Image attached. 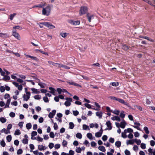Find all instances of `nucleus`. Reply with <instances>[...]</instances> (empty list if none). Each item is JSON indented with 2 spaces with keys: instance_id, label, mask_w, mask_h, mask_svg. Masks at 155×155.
Instances as JSON below:
<instances>
[{
  "instance_id": "3",
  "label": "nucleus",
  "mask_w": 155,
  "mask_h": 155,
  "mask_svg": "<svg viewBox=\"0 0 155 155\" xmlns=\"http://www.w3.org/2000/svg\"><path fill=\"white\" fill-rule=\"evenodd\" d=\"M87 8L86 6H82L80 8L79 14L80 15L85 14L87 11Z\"/></svg>"
},
{
  "instance_id": "27",
  "label": "nucleus",
  "mask_w": 155,
  "mask_h": 155,
  "mask_svg": "<svg viewBox=\"0 0 155 155\" xmlns=\"http://www.w3.org/2000/svg\"><path fill=\"white\" fill-rule=\"evenodd\" d=\"M121 143L119 141H117L115 143V145L117 147H120L121 146Z\"/></svg>"
},
{
  "instance_id": "42",
  "label": "nucleus",
  "mask_w": 155,
  "mask_h": 155,
  "mask_svg": "<svg viewBox=\"0 0 155 155\" xmlns=\"http://www.w3.org/2000/svg\"><path fill=\"white\" fill-rule=\"evenodd\" d=\"M73 114L75 116H77L79 114V112L77 110H73L72 111Z\"/></svg>"
},
{
  "instance_id": "1",
  "label": "nucleus",
  "mask_w": 155,
  "mask_h": 155,
  "mask_svg": "<svg viewBox=\"0 0 155 155\" xmlns=\"http://www.w3.org/2000/svg\"><path fill=\"white\" fill-rule=\"evenodd\" d=\"M42 14L44 15L48 16L50 14L51 10V5H48L45 7H42Z\"/></svg>"
},
{
  "instance_id": "51",
  "label": "nucleus",
  "mask_w": 155,
  "mask_h": 155,
  "mask_svg": "<svg viewBox=\"0 0 155 155\" xmlns=\"http://www.w3.org/2000/svg\"><path fill=\"white\" fill-rule=\"evenodd\" d=\"M144 130L145 131V133L147 134H148L149 133V131L148 130V128L147 127H145L144 128Z\"/></svg>"
},
{
  "instance_id": "60",
  "label": "nucleus",
  "mask_w": 155,
  "mask_h": 155,
  "mask_svg": "<svg viewBox=\"0 0 155 155\" xmlns=\"http://www.w3.org/2000/svg\"><path fill=\"white\" fill-rule=\"evenodd\" d=\"M54 128L55 130L58 129V126L56 123H54Z\"/></svg>"
},
{
  "instance_id": "57",
  "label": "nucleus",
  "mask_w": 155,
  "mask_h": 155,
  "mask_svg": "<svg viewBox=\"0 0 155 155\" xmlns=\"http://www.w3.org/2000/svg\"><path fill=\"white\" fill-rule=\"evenodd\" d=\"M133 149L135 151H137L138 150L139 148L136 145H135L134 146Z\"/></svg>"
},
{
  "instance_id": "32",
  "label": "nucleus",
  "mask_w": 155,
  "mask_h": 155,
  "mask_svg": "<svg viewBox=\"0 0 155 155\" xmlns=\"http://www.w3.org/2000/svg\"><path fill=\"white\" fill-rule=\"evenodd\" d=\"M83 128L84 130H90V128L86 124H83Z\"/></svg>"
},
{
  "instance_id": "25",
  "label": "nucleus",
  "mask_w": 155,
  "mask_h": 155,
  "mask_svg": "<svg viewBox=\"0 0 155 155\" xmlns=\"http://www.w3.org/2000/svg\"><path fill=\"white\" fill-rule=\"evenodd\" d=\"M68 34V33L66 32H61L60 34L61 36L64 38L66 37Z\"/></svg>"
},
{
  "instance_id": "41",
  "label": "nucleus",
  "mask_w": 155,
  "mask_h": 155,
  "mask_svg": "<svg viewBox=\"0 0 155 155\" xmlns=\"http://www.w3.org/2000/svg\"><path fill=\"white\" fill-rule=\"evenodd\" d=\"M12 137L11 135H8L6 137V139L8 142H10L12 140Z\"/></svg>"
},
{
  "instance_id": "48",
  "label": "nucleus",
  "mask_w": 155,
  "mask_h": 155,
  "mask_svg": "<svg viewBox=\"0 0 155 155\" xmlns=\"http://www.w3.org/2000/svg\"><path fill=\"white\" fill-rule=\"evenodd\" d=\"M48 146L50 149H51L54 147V144L52 143H50Z\"/></svg>"
},
{
  "instance_id": "9",
  "label": "nucleus",
  "mask_w": 155,
  "mask_h": 155,
  "mask_svg": "<svg viewBox=\"0 0 155 155\" xmlns=\"http://www.w3.org/2000/svg\"><path fill=\"white\" fill-rule=\"evenodd\" d=\"M4 71L2 70V69L0 68V73L1 74V75L2 76H4L5 75V74H6L7 75L10 74V73L8 71L5 69H3Z\"/></svg>"
},
{
  "instance_id": "19",
  "label": "nucleus",
  "mask_w": 155,
  "mask_h": 155,
  "mask_svg": "<svg viewBox=\"0 0 155 155\" xmlns=\"http://www.w3.org/2000/svg\"><path fill=\"white\" fill-rule=\"evenodd\" d=\"M38 149L39 150L41 151L44 150L47 148V147L43 146L42 145H39L38 147Z\"/></svg>"
},
{
  "instance_id": "26",
  "label": "nucleus",
  "mask_w": 155,
  "mask_h": 155,
  "mask_svg": "<svg viewBox=\"0 0 155 155\" xmlns=\"http://www.w3.org/2000/svg\"><path fill=\"white\" fill-rule=\"evenodd\" d=\"M98 149L100 150L101 151H102L103 152H104L106 150V149H105L104 147L102 146H100L98 147Z\"/></svg>"
},
{
  "instance_id": "50",
  "label": "nucleus",
  "mask_w": 155,
  "mask_h": 155,
  "mask_svg": "<svg viewBox=\"0 0 155 155\" xmlns=\"http://www.w3.org/2000/svg\"><path fill=\"white\" fill-rule=\"evenodd\" d=\"M107 136L106 135H103L102 138V140L104 141H106L107 139Z\"/></svg>"
},
{
  "instance_id": "23",
  "label": "nucleus",
  "mask_w": 155,
  "mask_h": 155,
  "mask_svg": "<svg viewBox=\"0 0 155 155\" xmlns=\"http://www.w3.org/2000/svg\"><path fill=\"white\" fill-rule=\"evenodd\" d=\"M11 101V99L10 98L8 99L6 101L5 108H8L9 107V105Z\"/></svg>"
},
{
  "instance_id": "38",
  "label": "nucleus",
  "mask_w": 155,
  "mask_h": 155,
  "mask_svg": "<svg viewBox=\"0 0 155 155\" xmlns=\"http://www.w3.org/2000/svg\"><path fill=\"white\" fill-rule=\"evenodd\" d=\"M3 78V80L5 81L9 80L10 79V77L8 75H5Z\"/></svg>"
},
{
  "instance_id": "56",
  "label": "nucleus",
  "mask_w": 155,
  "mask_h": 155,
  "mask_svg": "<svg viewBox=\"0 0 155 155\" xmlns=\"http://www.w3.org/2000/svg\"><path fill=\"white\" fill-rule=\"evenodd\" d=\"M7 35L6 34H4L3 33H0V37L4 38L7 37Z\"/></svg>"
},
{
  "instance_id": "12",
  "label": "nucleus",
  "mask_w": 155,
  "mask_h": 155,
  "mask_svg": "<svg viewBox=\"0 0 155 155\" xmlns=\"http://www.w3.org/2000/svg\"><path fill=\"white\" fill-rule=\"evenodd\" d=\"M117 101H118L120 103L124 104V105H125L127 106L128 107H130V106L127 103V102H125L124 100L122 99H121L119 98H118V99L117 100Z\"/></svg>"
},
{
  "instance_id": "54",
  "label": "nucleus",
  "mask_w": 155,
  "mask_h": 155,
  "mask_svg": "<svg viewBox=\"0 0 155 155\" xmlns=\"http://www.w3.org/2000/svg\"><path fill=\"white\" fill-rule=\"evenodd\" d=\"M61 146V145L59 144H56L54 145V147L55 149H59Z\"/></svg>"
},
{
  "instance_id": "29",
  "label": "nucleus",
  "mask_w": 155,
  "mask_h": 155,
  "mask_svg": "<svg viewBox=\"0 0 155 155\" xmlns=\"http://www.w3.org/2000/svg\"><path fill=\"white\" fill-rule=\"evenodd\" d=\"M16 15V13H14L12 14H11L9 15V19L11 20L13 19L14 17Z\"/></svg>"
},
{
  "instance_id": "58",
  "label": "nucleus",
  "mask_w": 155,
  "mask_h": 155,
  "mask_svg": "<svg viewBox=\"0 0 155 155\" xmlns=\"http://www.w3.org/2000/svg\"><path fill=\"white\" fill-rule=\"evenodd\" d=\"M43 101L46 103L48 102L49 100L47 97H44L43 98Z\"/></svg>"
},
{
  "instance_id": "7",
  "label": "nucleus",
  "mask_w": 155,
  "mask_h": 155,
  "mask_svg": "<svg viewBox=\"0 0 155 155\" xmlns=\"http://www.w3.org/2000/svg\"><path fill=\"white\" fill-rule=\"evenodd\" d=\"M31 96L30 92H27L24 94L23 98L24 101H27L30 98Z\"/></svg>"
},
{
  "instance_id": "4",
  "label": "nucleus",
  "mask_w": 155,
  "mask_h": 155,
  "mask_svg": "<svg viewBox=\"0 0 155 155\" xmlns=\"http://www.w3.org/2000/svg\"><path fill=\"white\" fill-rule=\"evenodd\" d=\"M68 22L71 25H79L80 24V21H74L71 19H68L67 20Z\"/></svg>"
},
{
  "instance_id": "49",
  "label": "nucleus",
  "mask_w": 155,
  "mask_h": 155,
  "mask_svg": "<svg viewBox=\"0 0 155 155\" xmlns=\"http://www.w3.org/2000/svg\"><path fill=\"white\" fill-rule=\"evenodd\" d=\"M34 98L36 100H39L41 98V96L40 95H37L35 96Z\"/></svg>"
},
{
  "instance_id": "52",
  "label": "nucleus",
  "mask_w": 155,
  "mask_h": 155,
  "mask_svg": "<svg viewBox=\"0 0 155 155\" xmlns=\"http://www.w3.org/2000/svg\"><path fill=\"white\" fill-rule=\"evenodd\" d=\"M5 90V87L3 86H1L0 87V91L2 93L4 92Z\"/></svg>"
},
{
  "instance_id": "10",
  "label": "nucleus",
  "mask_w": 155,
  "mask_h": 155,
  "mask_svg": "<svg viewBox=\"0 0 155 155\" xmlns=\"http://www.w3.org/2000/svg\"><path fill=\"white\" fill-rule=\"evenodd\" d=\"M12 35L17 39L20 40H21V37L18 33L16 32L15 31H12Z\"/></svg>"
},
{
  "instance_id": "61",
  "label": "nucleus",
  "mask_w": 155,
  "mask_h": 155,
  "mask_svg": "<svg viewBox=\"0 0 155 155\" xmlns=\"http://www.w3.org/2000/svg\"><path fill=\"white\" fill-rule=\"evenodd\" d=\"M57 91L58 92L59 94H61L63 90L62 89H61L60 88H58L57 89Z\"/></svg>"
},
{
  "instance_id": "34",
  "label": "nucleus",
  "mask_w": 155,
  "mask_h": 155,
  "mask_svg": "<svg viewBox=\"0 0 155 155\" xmlns=\"http://www.w3.org/2000/svg\"><path fill=\"white\" fill-rule=\"evenodd\" d=\"M6 119L3 117L0 118V121L2 123H4L6 121Z\"/></svg>"
},
{
  "instance_id": "35",
  "label": "nucleus",
  "mask_w": 155,
  "mask_h": 155,
  "mask_svg": "<svg viewBox=\"0 0 155 155\" xmlns=\"http://www.w3.org/2000/svg\"><path fill=\"white\" fill-rule=\"evenodd\" d=\"M21 134V132L19 130L17 129L14 133V135H19Z\"/></svg>"
},
{
  "instance_id": "59",
  "label": "nucleus",
  "mask_w": 155,
  "mask_h": 155,
  "mask_svg": "<svg viewBox=\"0 0 155 155\" xmlns=\"http://www.w3.org/2000/svg\"><path fill=\"white\" fill-rule=\"evenodd\" d=\"M140 147L142 149H145L146 148V144L145 143H141Z\"/></svg>"
},
{
  "instance_id": "55",
  "label": "nucleus",
  "mask_w": 155,
  "mask_h": 155,
  "mask_svg": "<svg viewBox=\"0 0 155 155\" xmlns=\"http://www.w3.org/2000/svg\"><path fill=\"white\" fill-rule=\"evenodd\" d=\"M84 106L87 108L88 109H91V105L87 104V103H85L84 104Z\"/></svg>"
},
{
  "instance_id": "22",
  "label": "nucleus",
  "mask_w": 155,
  "mask_h": 155,
  "mask_svg": "<svg viewBox=\"0 0 155 155\" xmlns=\"http://www.w3.org/2000/svg\"><path fill=\"white\" fill-rule=\"evenodd\" d=\"M32 91V93L34 94H38L40 93V91H38L37 89L34 88H31V89Z\"/></svg>"
},
{
  "instance_id": "40",
  "label": "nucleus",
  "mask_w": 155,
  "mask_h": 155,
  "mask_svg": "<svg viewBox=\"0 0 155 155\" xmlns=\"http://www.w3.org/2000/svg\"><path fill=\"white\" fill-rule=\"evenodd\" d=\"M76 137L77 138L81 139L82 137V135L81 133H78L76 134Z\"/></svg>"
},
{
  "instance_id": "16",
  "label": "nucleus",
  "mask_w": 155,
  "mask_h": 155,
  "mask_svg": "<svg viewBox=\"0 0 155 155\" xmlns=\"http://www.w3.org/2000/svg\"><path fill=\"white\" fill-rule=\"evenodd\" d=\"M135 142V139L128 140L126 141V144L127 145L133 144Z\"/></svg>"
},
{
  "instance_id": "47",
  "label": "nucleus",
  "mask_w": 155,
  "mask_h": 155,
  "mask_svg": "<svg viewBox=\"0 0 155 155\" xmlns=\"http://www.w3.org/2000/svg\"><path fill=\"white\" fill-rule=\"evenodd\" d=\"M70 129H72L74 127V124L72 122H70L69 123Z\"/></svg>"
},
{
  "instance_id": "64",
  "label": "nucleus",
  "mask_w": 155,
  "mask_h": 155,
  "mask_svg": "<svg viewBox=\"0 0 155 155\" xmlns=\"http://www.w3.org/2000/svg\"><path fill=\"white\" fill-rule=\"evenodd\" d=\"M125 154L126 155H130V151L127 150H126L124 151Z\"/></svg>"
},
{
  "instance_id": "43",
  "label": "nucleus",
  "mask_w": 155,
  "mask_h": 155,
  "mask_svg": "<svg viewBox=\"0 0 155 155\" xmlns=\"http://www.w3.org/2000/svg\"><path fill=\"white\" fill-rule=\"evenodd\" d=\"M0 144L2 147H4L5 146L6 144L4 140L3 139H2L0 142Z\"/></svg>"
},
{
  "instance_id": "44",
  "label": "nucleus",
  "mask_w": 155,
  "mask_h": 155,
  "mask_svg": "<svg viewBox=\"0 0 155 155\" xmlns=\"http://www.w3.org/2000/svg\"><path fill=\"white\" fill-rule=\"evenodd\" d=\"M135 142H136L138 145H140L141 143V140H137V139H135Z\"/></svg>"
},
{
  "instance_id": "8",
  "label": "nucleus",
  "mask_w": 155,
  "mask_h": 155,
  "mask_svg": "<svg viewBox=\"0 0 155 155\" xmlns=\"http://www.w3.org/2000/svg\"><path fill=\"white\" fill-rule=\"evenodd\" d=\"M103 130L102 129V126H101V129L100 131L99 132H96L95 133V136L96 137H101L103 134Z\"/></svg>"
},
{
  "instance_id": "46",
  "label": "nucleus",
  "mask_w": 155,
  "mask_h": 155,
  "mask_svg": "<svg viewBox=\"0 0 155 155\" xmlns=\"http://www.w3.org/2000/svg\"><path fill=\"white\" fill-rule=\"evenodd\" d=\"M111 112L115 114L118 115L120 113V111L118 110H112Z\"/></svg>"
},
{
  "instance_id": "53",
  "label": "nucleus",
  "mask_w": 155,
  "mask_h": 155,
  "mask_svg": "<svg viewBox=\"0 0 155 155\" xmlns=\"http://www.w3.org/2000/svg\"><path fill=\"white\" fill-rule=\"evenodd\" d=\"M22 152V150L21 149H20L17 150V153L18 155H20L21 154Z\"/></svg>"
},
{
  "instance_id": "30",
  "label": "nucleus",
  "mask_w": 155,
  "mask_h": 155,
  "mask_svg": "<svg viewBox=\"0 0 155 155\" xmlns=\"http://www.w3.org/2000/svg\"><path fill=\"white\" fill-rule=\"evenodd\" d=\"M49 89L51 91L50 92L51 93L53 94L54 95H55V94H54L55 90L52 87H49Z\"/></svg>"
},
{
  "instance_id": "21",
  "label": "nucleus",
  "mask_w": 155,
  "mask_h": 155,
  "mask_svg": "<svg viewBox=\"0 0 155 155\" xmlns=\"http://www.w3.org/2000/svg\"><path fill=\"white\" fill-rule=\"evenodd\" d=\"M94 104L95 105V106L96 107L95 108H93V109H94L95 110H100L101 109V106L97 102H95Z\"/></svg>"
},
{
  "instance_id": "37",
  "label": "nucleus",
  "mask_w": 155,
  "mask_h": 155,
  "mask_svg": "<svg viewBox=\"0 0 155 155\" xmlns=\"http://www.w3.org/2000/svg\"><path fill=\"white\" fill-rule=\"evenodd\" d=\"M44 5L45 4H39L38 5H34L33 8H42Z\"/></svg>"
},
{
  "instance_id": "5",
  "label": "nucleus",
  "mask_w": 155,
  "mask_h": 155,
  "mask_svg": "<svg viewBox=\"0 0 155 155\" xmlns=\"http://www.w3.org/2000/svg\"><path fill=\"white\" fill-rule=\"evenodd\" d=\"M43 25L50 29H53L55 28V26L51 23L48 22H44Z\"/></svg>"
},
{
  "instance_id": "2",
  "label": "nucleus",
  "mask_w": 155,
  "mask_h": 155,
  "mask_svg": "<svg viewBox=\"0 0 155 155\" xmlns=\"http://www.w3.org/2000/svg\"><path fill=\"white\" fill-rule=\"evenodd\" d=\"M133 132V130L131 128H128L124 130V131L121 133V137L124 138H127V136L126 134L127 133H131Z\"/></svg>"
},
{
  "instance_id": "62",
  "label": "nucleus",
  "mask_w": 155,
  "mask_h": 155,
  "mask_svg": "<svg viewBox=\"0 0 155 155\" xmlns=\"http://www.w3.org/2000/svg\"><path fill=\"white\" fill-rule=\"evenodd\" d=\"M36 140L38 141L42 142L43 141V139L39 136L37 137Z\"/></svg>"
},
{
  "instance_id": "39",
  "label": "nucleus",
  "mask_w": 155,
  "mask_h": 155,
  "mask_svg": "<svg viewBox=\"0 0 155 155\" xmlns=\"http://www.w3.org/2000/svg\"><path fill=\"white\" fill-rule=\"evenodd\" d=\"M31 124L30 123H28L26 124V127L28 130L30 129L31 127Z\"/></svg>"
},
{
  "instance_id": "13",
  "label": "nucleus",
  "mask_w": 155,
  "mask_h": 155,
  "mask_svg": "<svg viewBox=\"0 0 155 155\" xmlns=\"http://www.w3.org/2000/svg\"><path fill=\"white\" fill-rule=\"evenodd\" d=\"M56 113V110H52V112H51L49 113L48 116L50 118H52L55 115Z\"/></svg>"
},
{
  "instance_id": "24",
  "label": "nucleus",
  "mask_w": 155,
  "mask_h": 155,
  "mask_svg": "<svg viewBox=\"0 0 155 155\" xmlns=\"http://www.w3.org/2000/svg\"><path fill=\"white\" fill-rule=\"evenodd\" d=\"M103 113L101 111L97 112L96 113V115L97 116L99 117V118L101 117L102 116Z\"/></svg>"
},
{
  "instance_id": "15",
  "label": "nucleus",
  "mask_w": 155,
  "mask_h": 155,
  "mask_svg": "<svg viewBox=\"0 0 155 155\" xmlns=\"http://www.w3.org/2000/svg\"><path fill=\"white\" fill-rule=\"evenodd\" d=\"M87 17L88 18V20L89 22H91V20L94 18V15L92 14H88L87 15Z\"/></svg>"
},
{
  "instance_id": "63",
  "label": "nucleus",
  "mask_w": 155,
  "mask_h": 155,
  "mask_svg": "<svg viewBox=\"0 0 155 155\" xmlns=\"http://www.w3.org/2000/svg\"><path fill=\"white\" fill-rule=\"evenodd\" d=\"M10 97V95L8 94H6L4 95V98L5 99H8V98L9 99Z\"/></svg>"
},
{
  "instance_id": "14",
  "label": "nucleus",
  "mask_w": 155,
  "mask_h": 155,
  "mask_svg": "<svg viewBox=\"0 0 155 155\" xmlns=\"http://www.w3.org/2000/svg\"><path fill=\"white\" fill-rule=\"evenodd\" d=\"M106 125L107 127H108L107 129V130H110L112 128V127L111 126V124L109 121H107L106 123Z\"/></svg>"
},
{
  "instance_id": "6",
  "label": "nucleus",
  "mask_w": 155,
  "mask_h": 155,
  "mask_svg": "<svg viewBox=\"0 0 155 155\" xmlns=\"http://www.w3.org/2000/svg\"><path fill=\"white\" fill-rule=\"evenodd\" d=\"M65 100L66 101L65 102L64 104L67 107L70 106L71 102L72 101V98L69 97H66Z\"/></svg>"
},
{
  "instance_id": "18",
  "label": "nucleus",
  "mask_w": 155,
  "mask_h": 155,
  "mask_svg": "<svg viewBox=\"0 0 155 155\" xmlns=\"http://www.w3.org/2000/svg\"><path fill=\"white\" fill-rule=\"evenodd\" d=\"M15 95H13V97L14 100H16L18 98L17 96L19 94V92L16 90L14 92Z\"/></svg>"
},
{
  "instance_id": "33",
  "label": "nucleus",
  "mask_w": 155,
  "mask_h": 155,
  "mask_svg": "<svg viewBox=\"0 0 155 155\" xmlns=\"http://www.w3.org/2000/svg\"><path fill=\"white\" fill-rule=\"evenodd\" d=\"M82 150V149L80 147H76L75 149V151L76 152L78 153H81Z\"/></svg>"
},
{
  "instance_id": "28",
  "label": "nucleus",
  "mask_w": 155,
  "mask_h": 155,
  "mask_svg": "<svg viewBox=\"0 0 155 155\" xmlns=\"http://www.w3.org/2000/svg\"><path fill=\"white\" fill-rule=\"evenodd\" d=\"M87 136L88 138L91 140H92V135L91 133H88L87 134Z\"/></svg>"
},
{
  "instance_id": "31",
  "label": "nucleus",
  "mask_w": 155,
  "mask_h": 155,
  "mask_svg": "<svg viewBox=\"0 0 155 155\" xmlns=\"http://www.w3.org/2000/svg\"><path fill=\"white\" fill-rule=\"evenodd\" d=\"M38 85L40 86L41 87V88H45L46 86L45 84L41 82L39 83Z\"/></svg>"
},
{
  "instance_id": "36",
  "label": "nucleus",
  "mask_w": 155,
  "mask_h": 155,
  "mask_svg": "<svg viewBox=\"0 0 155 155\" xmlns=\"http://www.w3.org/2000/svg\"><path fill=\"white\" fill-rule=\"evenodd\" d=\"M110 84L113 86L117 87L119 85V83L118 82H115L111 83Z\"/></svg>"
},
{
  "instance_id": "11",
  "label": "nucleus",
  "mask_w": 155,
  "mask_h": 155,
  "mask_svg": "<svg viewBox=\"0 0 155 155\" xmlns=\"http://www.w3.org/2000/svg\"><path fill=\"white\" fill-rule=\"evenodd\" d=\"M134 125L132 126L133 127H134V128L137 129L138 130H141V129L140 127V124L139 123L136 121H134Z\"/></svg>"
},
{
  "instance_id": "45",
  "label": "nucleus",
  "mask_w": 155,
  "mask_h": 155,
  "mask_svg": "<svg viewBox=\"0 0 155 155\" xmlns=\"http://www.w3.org/2000/svg\"><path fill=\"white\" fill-rule=\"evenodd\" d=\"M28 143V139L24 138L22 140V143L25 144H27Z\"/></svg>"
},
{
  "instance_id": "17",
  "label": "nucleus",
  "mask_w": 155,
  "mask_h": 155,
  "mask_svg": "<svg viewBox=\"0 0 155 155\" xmlns=\"http://www.w3.org/2000/svg\"><path fill=\"white\" fill-rule=\"evenodd\" d=\"M111 119L113 120H116L118 121H120V117L117 116H115L112 117Z\"/></svg>"
},
{
  "instance_id": "20",
  "label": "nucleus",
  "mask_w": 155,
  "mask_h": 155,
  "mask_svg": "<svg viewBox=\"0 0 155 155\" xmlns=\"http://www.w3.org/2000/svg\"><path fill=\"white\" fill-rule=\"evenodd\" d=\"M126 122L123 120V121L121 122L120 124V127L123 129L125 127L126 125Z\"/></svg>"
}]
</instances>
